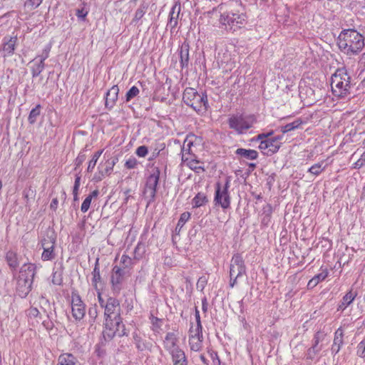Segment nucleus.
<instances>
[{
	"label": "nucleus",
	"instance_id": "052dcab7",
	"mask_svg": "<svg viewBox=\"0 0 365 365\" xmlns=\"http://www.w3.org/2000/svg\"><path fill=\"white\" fill-rule=\"evenodd\" d=\"M195 317L196 324H197L196 328L197 329H202V327L201 324V321H200V312L197 307H195Z\"/></svg>",
	"mask_w": 365,
	"mask_h": 365
},
{
	"label": "nucleus",
	"instance_id": "423d86ee",
	"mask_svg": "<svg viewBox=\"0 0 365 365\" xmlns=\"http://www.w3.org/2000/svg\"><path fill=\"white\" fill-rule=\"evenodd\" d=\"M160 175V169L158 167H154L152 168L151 173L147 178L143 193L148 195L150 198L148 203L153 202L155 200Z\"/></svg>",
	"mask_w": 365,
	"mask_h": 365
},
{
	"label": "nucleus",
	"instance_id": "dca6fc26",
	"mask_svg": "<svg viewBox=\"0 0 365 365\" xmlns=\"http://www.w3.org/2000/svg\"><path fill=\"white\" fill-rule=\"evenodd\" d=\"M17 36L4 37L3 39L2 49L3 57L6 58L14 54L17 43Z\"/></svg>",
	"mask_w": 365,
	"mask_h": 365
},
{
	"label": "nucleus",
	"instance_id": "13d9d810",
	"mask_svg": "<svg viewBox=\"0 0 365 365\" xmlns=\"http://www.w3.org/2000/svg\"><path fill=\"white\" fill-rule=\"evenodd\" d=\"M52 282L53 284L60 285L62 283V278L57 272L53 273Z\"/></svg>",
	"mask_w": 365,
	"mask_h": 365
},
{
	"label": "nucleus",
	"instance_id": "a18cd8bd",
	"mask_svg": "<svg viewBox=\"0 0 365 365\" xmlns=\"http://www.w3.org/2000/svg\"><path fill=\"white\" fill-rule=\"evenodd\" d=\"M88 314V317L91 318V321L93 322H95L98 317V307L96 304H94L89 307Z\"/></svg>",
	"mask_w": 365,
	"mask_h": 365
},
{
	"label": "nucleus",
	"instance_id": "8fccbe9b",
	"mask_svg": "<svg viewBox=\"0 0 365 365\" xmlns=\"http://www.w3.org/2000/svg\"><path fill=\"white\" fill-rule=\"evenodd\" d=\"M356 295V294L355 292H352L351 291L346 293V295L344 296V305H349V304H351L352 301L354 299Z\"/></svg>",
	"mask_w": 365,
	"mask_h": 365
},
{
	"label": "nucleus",
	"instance_id": "9d476101",
	"mask_svg": "<svg viewBox=\"0 0 365 365\" xmlns=\"http://www.w3.org/2000/svg\"><path fill=\"white\" fill-rule=\"evenodd\" d=\"M72 315L76 320H81L86 314V305L76 292L71 294Z\"/></svg>",
	"mask_w": 365,
	"mask_h": 365
},
{
	"label": "nucleus",
	"instance_id": "0eeeda50",
	"mask_svg": "<svg viewBox=\"0 0 365 365\" xmlns=\"http://www.w3.org/2000/svg\"><path fill=\"white\" fill-rule=\"evenodd\" d=\"M130 275V274L128 270H125L120 266L115 265L112 269L110 276L112 290L114 292L119 293L122 289L123 283Z\"/></svg>",
	"mask_w": 365,
	"mask_h": 365
},
{
	"label": "nucleus",
	"instance_id": "e2e57ef3",
	"mask_svg": "<svg viewBox=\"0 0 365 365\" xmlns=\"http://www.w3.org/2000/svg\"><path fill=\"white\" fill-rule=\"evenodd\" d=\"M87 14H88V12L86 11H85L84 9H77L76 13V16L82 20L85 19Z\"/></svg>",
	"mask_w": 365,
	"mask_h": 365
},
{
	"label": "nucleus",
	"instance_id": "ddd939ff",
	"mask_svg": "<svg viewBox=\"0 0 365 365\" xmlns=\"http://www.w3.org/2000/svg\"><path fill=\"white\" fill-rule=\"evenodd\" d=\"M178 343V337L175 333L168 332L166 334L165 339L163 340V346L170 354L181 349Z\"/></svg>",
	"mask_w": 365,
	"mask_h": 365
},
{
	"label": "nucleus",
	"instance_id": "7ed1b4c3",
	"mask_svg": "<svg viewBox=\"0 0 365 365\" xmlns=\"http://www.w3.org/2000/svg\"><path fill=\"white\" fill-rule=\"evenodd\" d=\"M182 101L197 112L206 110L208 107L207 97L205 93L200 94L192 88H186L182 94Z\"/></svg>",
	"mask_w": 365,
	"mask_h": 365
},
{
	"label": "nucleus",
	"instance_id": "f3484780",
	"mask_svg": "<svg viewBox=\"0 0 365 365\" xmlns=\"http://www.w3.org/2000/svg\"><path fill=\"white\" fill-rule=\"evenodd\" d=\"M119 88L117 85L113 86L106 93L105 107L111 110L118 98Z\"/></svg>",
	"mask_w": 365,
	"mask_h": 365
},
{
	"label": "nucleus",
	"instance_id": "bb28decb",
	"mask_svg": "<svg viewBox=\"0 0 365 365\" xmlns=\"http://www.w3.org/2000/svg\"><path fill=\"white\" fill-rule=\"evenodd\" d=\"M235 153L247 160H256L258 158V153L252 149L238 148L235 151Z\"/></svg>",
	"mask_w": 365,
	"mask_h": 365
},
{
	"label": "nucleus",
	"instance_id": "de8ad7c7",
	"mask_svg": "<svg viewBox=\"0 0 365 365\" xmlns=\"http://www.w3.org/2000/svg\"><path fill=\"white\" fill-rule=\"evenodd\" d=\"M138 165V161L135 158L131 157L128 159L125 163V167L127 169H133Z\"/></svg>",
	"mask_w": 365,
	"mask_h": 365
},
{
	"label": "nucleus",
	"instance_id": "c85d7f7f",
	"mask_svg": "<svg viewBox=\"0 0 365 365\" xmlns=\"http://www.w3.org/2000/svg\"><path fill=\"white\" fill-rule=\"evenodd\" d=\"M326 168V164L324 161L315 163L308 169V173L310 174L318 176L320 175Z\"/></svg>",
	"mask_w": 365,
	"mask_h": 365
},
{
	"label": "nucleus",
	"instance_id": "6e6552de",
	"mask_svg": "<svg viewBox=\"0 0 365 365\" xmlns=\"http://www.w3.org/2000/svg\"><path fill=\"white\" fill-rule=\"evenodd\" d=\"M220 21L226 26V29L235 31L245 23V16L234 13L223 14L221 15Z\"/></svg>",
	"mask_w": 365,
	"mask_h": 365
},
{
	"label": "nucleus",
	"instance_id": "473e14b6",
	"mask_svg": "<svg viewBox=\"0 0 365 365\" xmlns=\"http://www.w3.org/2000/svg\"><path fill=\"white\" fill-rule=\"evenodd\" d=\"M190 217V213L188 212H185L181 214L180 217L178 222L177 226L175 227V233L179 234L182 227L184 226L185 222L188 221Z\"/></svg>",
	"mask_w": 365,
	"mask_h": 365
},
{
	"label": "nucleus",
	"instance_id": "f03ea898",
	"mask_svg": "<svg viewBox=\"0 0 365 365\" xmlns=\"http://www.w3.org/2000/svg\"><path fill=\"white\" fill-rule=\"evenodd\" d=\"M344 53L355 55L364 46V37L356 29L344 28Z\"/></svg>",
	"mask_w": 365,
	"mask_h": 365
},
{
	"label": "nucleus",
	"instance_id": "e433bc0d",
	"mask_svg": "<svg viewBox=\"0 0 365 365\" xmlns=\"http://www.w3.org/2000/svg\"><path fill=\"white\" fill-rule=\"evenodd\" d=\"M41 113V105L38 104L34 108H33L29 113L28 120L31 124L36 122V118L40 115Z\"/></svg>",
	"mask_w": 365,
	"mask_h": 365
},
{
	"label": "nucleus",
	"instance_id": "69168bd1",
	"mask_svg": "<svg viewBox=\"0 0 365 365\" xmlns=\"http://www.w3.org/2000/svg\"><path fill=\"white\" fill-rule=\"evenodd\" d=\"M96 291L98 292V302L100 304V306L102 308H104L106 302H105L104 299L102 298L100 289H98V290H96Z\"/></svg>",
	"mask_w": 365,
	"mask_h": 365
},
{
	"label": "nucleus",
	"instance_id": "6ab92c4d",
	"mask_svg": "<svg viewBox=\"0 0 365 365\" xmlns=\"http://www.w3.org/2000/svg\"><path fill=\"white\" fill-rule=\"evenodd\" d=\"M33 282L26 279H16V292L21 298H25L32 289Z\"/></svg>",
	"mask_w": 365,
	"mask_h": 365
},
{
	"label": "nucleus",
	"instance_id": "5701e85b",
	"mask_svg": "<svg viewBox=\"0 0 365 365\" xmlns=\"http://www.w3.org/2000/svg\"><path fill=\"white\" fill-rule=\"evenodd\" d=\"M171 356L172 361L173 365H187L188 361L185 355V351L182 349L176 351Z\"/></svg>",
	"mask_w": 365,
	"mask_h": 365
},
{
	"label": "nucleus",
	"instance_id": "864d4df0",
	"mask_svg": "<svg viewBox=\"0 0 365 365\" xmlns=\"http://www.w3.org/2000/svg\"><path fill=\"white\" fill-rule=\"evenodd\" d=\"M148 153V148L145 145H141L136 149L135 153L139 157H145Z\"/></svg>",
	"mask_w": 365,
	"mask_h": 365
},
{
	"label": "nucleus",
	"instance_id": "37998d69",
	"mask_svg": "<svg viewBox=\"0 0 365 365\" xmlns=\"http://www.w3.org/2000/svg\"><path fill=\"white\" fill-rule=\"evenodd\" d=\"M132 263H133V260L132 259L126 255H123L121 258H120V267L124 269L125 270H126L128 268H130L132 265Z\"/></svg>",
	"mask_w": 365,
	"mask_h": 365
},
{
	"label": "nucleus",
	"instance_id": "c756f323",
	"mask_svg": "<svg viewBox=\"0 0 365 365\" xmlns=\"http://www.w3.org/2000/svg\"><path fill=\"white\" fill-rule=\"evenodd\" d=\"M6 260L9 266L14 269H15L19 266L17 255L13 251L7 252L6 255Z\"/></svg>",
	"mask_w": 365,
	"mask_h": 365
},
{
	"label": "nucleus",
	"instance_id": "7c9ffc66",
	"mask_svg": "<svg viewBox=\"0 0 365 365\" xmlns=\"http://www.w3.org/2000/svg\"><path fill=\"white\" fill-rule=\"evenodd\" d=\"M207 197L205 193L198 192L192 199L194 207H199L207 202Z\"/></svg>",
	"mask_w": 365,
	"mask_h": 365
},
{
	"label": "nucleus",
	"instance_id": "4c0bfd02",
	"mask_svg": "<svg viewBox=\"0 0 365 365\" xmlns=\"http://www.w3.org/2000/svg\"><path fill=\"white\" fill-rule=\"evenodd\" d=\"M53 250L54 248L53 247L45 248L41 255V259L43 261H48L54 259L55 254L53 252Z\"/></svg>",
	"mask_w": 365,
	"mask_h": 365
},
{
	"label": "nucleus",
	"instance_id": "6e6d98bb",
	"mask_svg": "<svg viewBox=\"0 0 365 365\" xmlns=\"http://www.w3.org/2000/svg\"><path fill=\"white\" fill-rule=\"evenodd\" d=\"M86 155L83 153H80L75 160L76 168L79 167L86 160Z\"/></svg>",
	"mask_w": 365,
	"mask_h": 365
},
{
	"label": "nucleus",
	"instance_id": "1a4fd4ad",
	"mask_svg": "<svg viewBox=\"0 0 365 365\" xmlns=\"http://www.w3.org/2000/svg\"><path fill=\"white\" fill-rule=\"evenodd\" d=\"M246 273V267L242 255L239 253L235 254L231 259L230 268V278H239Z\"/></svg>",
	"mask_w": 365,
	"mask_h": 365
},
{
	"label": "nucleus",
	"instance_id": "f8f14e48",
	"mask_svg": "<svg viewBox=\"0 0 365 365\" xmlns=\"http://www.w3.org/2000/svg\"><path fill=\"white\" fill-rule=\"evenodd\" d=\"M133 341L140 352L143 351H151L153 348V344L148 341L144 335H142L138 331H134L132 334Z\"/></svg>",
	"mask_w": 365,
	"mask_h": 365
},
{
	"label": "nucleus",
	"instance_id": "b1692460",
	"mask_svg": "<svg viewBox=\"0 0 365 365\" xmlns=\"http://www.w3.org/2000/svg\"><path fill=\"white\" fill-rule=\"evenodd\" d=\"M92 285L96 290H98V284L102 283V278L100 273L99 259L97 258L95 263L94 269L92 272Z\"/></svg>",
	"mask_w": 365,
	"mask_h": 365
},
{
	"label": "nucleus",
	"instance_id": "f257e3e1",
	"mask_svg": "<svg viewBox=\"0 0 365 365\" xmlns=\"http://www.w3.org/2000/svg\"><path fill=\"white\" fill-rule=\"evenodd\" d=\"M105 329L103 331L106 340H111L115 335L121 337L126 334L125 325L120 317V305L118 299L108 297L104 307Z\"/></svg>",
	"mask_w": 365,
	"mask_h": 365
},
{
	"label": "nucleus",
	"instance_id": "09e8293b",
	"mask_svg": "<svg viewBox=\"0 0 365 365\" xmlns=\"http://www.w3.org/2000/svg\"><path fill=\"white\" fill-rule=\"evenodd\" d=\"M51 51V46H47L42 51L41 55H38L34 61L36 59H39V61H42L43 63L46 58H48L49 52Z\"/></svg>",
	"mask_w": 365,
	"mask_h": 365
},
{
	"label": "nucleus",
	"instance_id": "680f3d73",
	"mask_svg": "<svg viewBox=\"0 0 365 365\" xmlns=\"http://www.w3.org/2000/svg\"><path fill=\"white\" fill-rule=\"evenodd\" d=\"M40 312L38 311V309L36 307H31L29 310H28V314L29 317H37L38 315H39Z\"/></svg>",
	"mask_w": 365,
	"mask_h": 365
},
{
	"label": "nucleus",
	"instance_id": "49530a36",
	"mask_svg": "<svg viewBox=\"0 0 365 365\" xmlns=\"http://www.w3.org/2000/svg\"><path fill=\"white\" fill-rule=\"evenodd\" d=\"M190 168L198 174L203 173L205 170L204 166L202 165H200V163L198 161L191 162Z\"/></svg>",
	"mask_w": 365,
	"mask_h": 365
},
{
	"label": "nucleus",
	"instance_id": "f704fd0d",
	"mask_svg": "<svg viewBox=\"0 0 365 365\" xmlns=\"http://www.w3.org/2000/svg\"><path fill=\"white\" fill-rule=\"evenodd\" d=\"M103 152V150H98L96 151L91 160L89 161L88 163V168H87V171L89 172V173H92L97 162H98V160L99 159V158L101 157V155H102Z\"/></svg>",
	"mask_w": 365,
	"mask_h": 365
},
{
	"label": "nucleus",
	"instance_id": "c9c22d12",
	"mask_svg": "<svg viewBox=\"0 0 365 365\" xmlns=\"http://www.w3.org/2000/svg\"><path fill=\"white\" fill-rule=\"evenodd\" d=\"M280 148V144L277 143L272 138H268V151L267 153V156H270L276 153Z\"/></svg>",
	"mask_w": 365,
	"mask_h": 365
},
{
	"label": "nucleus",
	"instance_id": "412c9836",
	"mask_svg": "<svg viewBox=\"0 0 365 365\" xmlns=\"http://www.w3.org/2000/svg\"><path fill=\"white\" fill-rule=\"evenodd\" d=\"M57 365H80L76 356L70 353L61 354L58 358Z\"/></svg>",
	"mask_w": 365,
	"mask_h": 365
},
{
	"label": "nucleus",
	"instance_id": "c03bdc74",
	"mask_svg": "<svg viewBox=\"0 0 365 365\" xmlns=\"http://www.w3.org/2000/svg\"><path fill=\"white\" fill-rule=\"evenodd\" d=\"M356 354L361 358H365V337L357 345Z\"/></svg>",
	"mask_w": 365,
	"mask_h": 365
},
{
	"label": "nucleus",
	"instance_id": "a211bd4d",
	"mask_svg": "<svg viewBox=\"0 0 365 365\" xmlns=\"http://www.w3.org/2000/svg\"><path fill=\"white\" fill-rule=\"evenodd\" d=\"M118 161V157H112L108 159L105 163L106 168L103 170H100L98 175H96L95 179L97 181H101L105 176H108L111 174L114 165Z\"/></svg>",
	"mask_w": 365,
	"mask_h": 365
},
{
	"label": "nucleus",
	"instance_id": "2eb2a0df",
	"mask_svg": "<svg viewBox=\"0 0 365 365\" xmlns=\"http://www.w3.org/2000/svg\"><path fill=\"white\" fill-rule=\"evenodd\" d=\"M36 267L34 264H24L21 266L17 278L21 279H26V281L33 282L34 276L36 274Z\"/></svg>",
	"mask_w": 365,
	"mask_h": 365
},
{
	"label": "nucleus",
	"instance_id": "a878e982",
	"mask_svg": "<svg viewBox=\"0 0 365 365\" xmlns=\"http://www.w3.org/2000/svg\"><path fill=\"white\" fill-rule=\"evenodd\" d=\"M342 344V328L341 327H339L338 329L335 332V337L334 339V343L331 347L332 353H338L341 349V346Z\"/></svg>",
	"mask_w": 365,
	"mask_h": 365
},
{
	"label": "nucleus",
	"instance_id": "20e7f679",
	"mask_svg": "<svg viewBox=\"0 0 365 365\" xmlns=\"http://www.w3.org/2000/svg\"><path fill=\"white\" fill-rule=\"evenodd\" d=\"M256 122L253 115L236 114L231 115L228 119V125L231 129L238 134H242L252 127Z\"/></svg>",
	"mask_w": 365,
	"mask_h": 365
},
{
	"label": "nucleus",
	"instance_id": "393cba45",
	"mask_svg": "<svg viewBox=\"0 0 365 365\" xmlns=\"http://www.w3.org/2000/svg\"><path fill=\"white\" fill-rule=\"evenodd\" d=\"M328 275V272L327 269H322L320 273L314 275L308 282L307 287L308 289H313L320 282L323 281L326 279Z\"/></svg>",
	"mask_w": 365,
	"mask_h": 365
},
{
	"label": "nucleus",
	"instance_id": "72a5a7b5",
	"mask_svg": "<svg viewBox=\"0 0 365 365\" xmlns=\"http://www.w3.org/2000/svg\"><path fill=\"white\" fill-rule=\"evenodd\" d=\"M302 123V120L300 119H297L296 120H294V122L292 123H287V125H284V126H282L280 128V130L283 133H286L289 131H291V130H293L297 128H299V126Z\"/></svg>",
	"mask_w": 365,
	"mask_h": 365
},
{
	"label": "nucleus",
	"instance_id": "39448f33",
	"mask_svg": "<svg viewBox=\"0 0 365 365\" xmlns=\"http://www.w3.org/2000/svg\"><path fill=\"white\" fill-rule=\"evenodd\" d=\"M229 187V179L226 180L223 187H222L220 182H217L215 185V205L220 206L224 210H227L230 207L231 198L228 191Z\"/></svg>",
	"mask_w": 365,
	"mask_h": 365
},
{
	"label": "nucleus",
	"instance_id": "4468645a",
	"mask_svg": "<svg viewBox=\"0 0 365 365\" xmlns=\"http://www.w3.org/2000/svg\"><path fill=\"white\" fill-rule=\"evenodd\" d=\"M341 76V71L340 68H338L335 73L332 75L331 81V91L333 94L338 98L342 96V78Z\"/></svg>",
	"mask_w": 365,
	"mask_h": 365
},
{
	"label": "nucleus",
	"instance_id": "774afa93",
	"mask_svg": "<svg viewBox=\"0 0 365 365\" xmlns=\"http://www.w3.org/2000/svg\"><path fill=\"white\" fill-rule=\"evenodd\" d=\"M365 163V152L361 155V158L357 161L356 165L363 166Z\"/></svg>",
	"mask_w": 365,
	"mask_h": 365
},
{
	"label": "nucleus",
	"instance_id": "603ef678",
	"mask_svg": "<svg viewBox=\"0 0 365 365\" xmlns=\"http://www.w3.org/2000/svg\"><path fill=\"white\" fill-rule=\"evenodd\" d=\"M91 199L90 197H86V199L83 200L82 205H81V210L83 212H86L88 210L89 207H90V205H91Z\"/></svg>",
	"mask_w": 365,
	"mask_h": 365
},
{
	"label": "nucleus",
	"instance_id": "79ce46f5",
	"mask_svg": "<svg viewBox=\"0 0 365 365\" xmlns=\"http://www.w3.org/2000/svg\"><path fill=\"white\" fill-rule=\"evenodd\" d=\"M140 93L138 87L135 86H132L125 94V102L130 101L133 98L136 97Z\"/></svg>",
	"mask_w": 365,
	"mask_h": 365
},
{
	"label": "nucleus",
	"instance_id": "cd10ccee",
	"mask_svg": "<svg viewBox=\"0 0 365 365\" xmlns=\"http://www.w3.org/2000/svg\"><path fill=\"white\" fill-rule=\"evenodd\" d=\"M148 8V5L144 1L140 4L136 10L132 23L136 24L145 15Z\"/></svg>",
	"mask_w": 365,
	"mask_h": 365
},
{
	"label": "nucleus",
	"instance_id": "338daca9",
	"mask_svg": "<svg viewBox=\"0 0 365 365\" xmlns=\"http://www.w3.org/2000/svg\"><path fill=\"white\" fill-rule=\"evenodd\" d=\"M81 177L76 176L74 182L73 189L75 191H78L80 187Z\"/></svg>",
	"mask_w": 365,
	"mask_h": 365
},
{
	"label": "nucleus",
	"instance_id": "4d7b16f0",
	"mask_svg": "<svg viewBox=\"0 0 365 365\" xmlns=\"http://www.w3.org/2000/svg\"><path fill=\"white\" fill-rule=\"evenodd\" d=\"M259 148L264 155H267V153L268 151V139L261 140Z\"/></svg>",
	"mask_w": 365,
	"mask_h": 365
},
{
	"label": "nucleus",
	"instance_id": "3c124183",
	"mask_svg": "<svg viewBox=\"0 0 365 365\" xmlns=\"http://www.w3.org/2000/svg\"><path fill=\"white\" fill-rule=\"evenodd\" d=\"M55 240L53 238L43 239L41 241L42 248L44 250L45 248L53 247L54 248Z\"/></svg>",
	"mask_w": 365,
	"mask_h": 365
},
{
	"label": "nucleus",
	"instance_id": "aec40b11",
	"mask_svg": "<svg viewBox=\"0 0 365 365\" xmlns=\"http://www.w3.org/2000/svg\"><path fill=\"white\" fill-rule=\"evenodd\" d=\"M180 12V4L179 2H175L169 14V21L168 26H169L171 29H175L177 26Z\"/></svg>",
	"mask_w": 365,
	"mask_h": 365
},
{
	"label": "nucleus",
	"instance_id": "2f4dec72",
	"mask_svg": "<svg viewBox=\"0 0 365 365\" xmlns=\"http://www.w3.org/2000/svg\"><path fill=\"white\" fill-rule=\"evenodd\" d=\"M45 68V63L42 61H39L38 62H34L31 67V74L32 77L35 78L38 76L43 71Z\"/></svg>",
	"mask_w": 365,
	"mask_h": 365
},
{
	"label": "nucleus",
	"instance_id": "bf43d9fd",
	"mask_svg": "<svg viewBox=\"0 0 365 365\" xmlns=\"http://www.w3.org/2000/svg\"><path fill=\"white\" fill-rule=\"evenodd\" d=\"M193 143H192V140L189 139V138H186V139L185 140L184 143H183V146H182V150L185 151H187V152H190V147L192 145Z\"/></svg>",
	"mask_w": 365,
	"mask_h": 365
},
{
	"label": "nucleus",
	"instance_id": "ea45409f",
	"mask_svg": "<svg viewBox=\"0 0 365 365\" xmlns=\"http://www.w3.org/2000/svg\"><path fill=\"white\" fill-rule=\"evenodd\" d=\"M326 335L322 331H317L313 339V344L316 345V349L320 351L322 349V346H319V342H322L325 338Z\"/></svg>",
	"mask_w": 365,
	"mask_h": 365
},
{
	"label": "nucleus",
	"instance_id": "58836bf2",
	"mask_svg": "<svg viewBox=\"0 0 365 365\" xmlns=\"http://www.w3.org/2000/svg\"><path fill=\"white\" fill-rule=\"evenodd\" d=\"M145 252V245L142 242H138L134 250V258L140 259L143 257Z\"/></svg>",
	"mask_w": 365,
	"mask_h": 365
},
{
	"label": "nucleus",
	"instance_id": "9b49d317",
	"mask_svg": "<svg viewBox=\"0 0 365 365\" xmlns=\"http://www.w3.org/2000/svg\"><path fill=\"white\" fill-rule=\"evenodd\" d=\"M189 345L190 349L194 351H199L202 345V329H193L192 326L190 329Z\"/></svg>",
	"mask_w": 365,
	"mask_h": 365
},
{
	"label": "nucleus",
	"instance_id": "5fc2aeb1",
	"mask_svg": "<svg viewBox=\"0 0 365 365\" xmlns=\"http://www.w3.org/2000/svg\"><path fill=\"white\" fill-rule=\"evenodd\" d=\"M315 348H316V345H312V347H310L307 350V359H313L314 358L315 355L320 351L316 349Z\"/></svg>",
	"mask_w": 365,
	"mask_h": 365
},
{
	"label": "nucleus",
	"instance_id": "4be33fe9",
	"mask_svg": "<svg viewBox=\"0 0 365 365\" xmlns=\"http://www.w3.org/2000/svg\"><path fill=\"white\" fill-rule=\"evenodd\" d=\"M189 44L183 43L179 48V55L180 58L181 67L187 68L189 64Z\"/></svg>",
	"mask_w": 365,
	"mask_h": 365
},
{
	"label": "nucleus",
	"instance_id": "a19ab883",
	"mask_svg": "<svg viewBox=\"0 0 365 365\" xmlns=\"http://www.w3.org/2000/svg\"><path fill=\"white\" fill-rule=\"evenodd\" d=\"M326 335L322 331H317L313 339V344L316 345V349L320 351L322 349V346H319V342H322L325 338Z\"/></svg>",
	"mask_w": 365,
	"mask_h": 365
},
{
	"label": "nucleus",
	"instance_id": "0e129e2a",
	"mask_svg": "<svg viewBox=\"0 0 365 365\" xmlns=\"http://www.w3.org/2000/svg\"><path fill=\"white\" fill-rule=\"evenodd\" d=\"M273 133H274L273 130H272L269 133H260L257 135V140H264L263 139L267 138L268 137L271 136Z\"/></svg>",
	"mask_w": 365,
	"mask_h": 365
}]
</instances>
